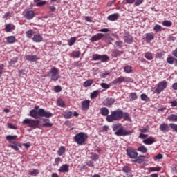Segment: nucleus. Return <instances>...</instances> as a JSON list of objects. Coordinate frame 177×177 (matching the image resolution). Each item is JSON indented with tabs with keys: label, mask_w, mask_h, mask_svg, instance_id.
<instances>
[{
	"label": "nucleus",
	"mask_w": 177,
	"mask_h": 177,
	"mask_svg": "<svg viewBox=\"0 0 177 177\" xmlns=\"http://www.w3.org/2000/svg\"><path fill=\"white\" fill-rule=\"evenodd\" d=\"M29 115L32 118H39V117H44L45 118H50L53 117V113L46 111L45 109L41 108L39 106H36L33 109L30 111Z\"/></svg>",
	"instance_id": "f257e3e1"
},
{
	"label": "nucleus",
	"mask_w": 177,
	"mask_h": 177,
	"mask_svg": "<svg viewBox=\"0 0 177 177\" xmlns=\"http://www.w3.org/2000/svg\"><path fill=\"white\" fill-rule=\"evenodd\" d=\"M112 129L116 136H129V135H132L133 133L131 130H125L121 123L113 124Z\"/></svg>",
	"instance_id": "f03ea898"
},
{
	"label": "nucleus",
	"mask_w": 177,
	"mask_h": 177,
	"mask_svg": "<svg viewBox=\"0 0 177 177\" xmlns=\"http://www.w3.org/2000/svg\"><path fill=\"white\" fill-rule=\"evenodd\" d=\"M122 118V110L118 109L111 113L106 118L107 122H113V121H120Z\"/></svg>",
	"instance_id": "7ed1b4c3"
},
{
	"label": "nucleus",
	"mask_w": 177,
	"mask_h": 177,
	"mask_svg": "<svg viewBox=\"0 0 177 177\" xmlns=\"http://www.w3.org/2000/svg\"><path fill=\"white\" fill-rule=\"evenodd\" d=\"M47 75L50 77L51 81H54V82H56V81H58L59 78H60L59 71L56 67H53L49 71Z\"/></svg>",
	"instance_id": "20e7f679"
},
{
	"label": "nucleus",
	"mask_w": 177,
	"mask_h": 177,
	"mask_svg": "<svg viewBox=\"0 0 177 177\" xmlns=\"http://www.w3.org/2000/svg\"><path fill=\"white\" fill-rule=\"evenodd\" d=\"M86 139H88V134L84 132H80L76 134L74 137V140L77 145H84L86 141Z\"/></svg>",
	"instance_id": "39448f33"
},
{
	"label": "nucleus",
	"mask_w": 177,
	"mask_h": 177,
	"mask_svg": "<svg viewBox=\"0 0 177 177\" xmlns=\"http://www.w3.org/2000/svg\"><path fill=\"white\" fill-rule=\"evenodd\" d=\"M41 122L39 120H35L34 119L26 118L23 120L22 124H26L30 128H33V129H37V128H39V123Z\"/></svg>",
	"instance_id": "423d86ee"
},
{
	"label": "nucleus",
	"mask_w": 177,
	"mask_h": 177,
	"mask_svg": "<svg viewBox=\"0 0 177 177\" xmlns=\"http://www.w3.org/2000/svg\"><path fill=\"white\" fill-rule=\"evenodd\" d=\"M132 81L131 77L120 76L112 81V84L113 85H121L122 82L128 84V82H132Z\"/></svg>",
	"instance_id": "0eeeda50"
},
{
	"label": "nucleus",
	"mask_w": 177,
	"mask_h": 177,
	"mask_svg": "<svg viewBox=\"0 0 177 177\" xmlns=\"http://www.w3.org/2000/svg\"><path fill=\"white\" fill-rule=\"evenodd\" d=\"M126 153L127 154V156L129 158H131V160H135L138 158V151L135 150L133 148L129 147L126 149Z\"/></svg>",
	"instance_id": "6e6552de"
},
{
	"label": "nucleus",
	"mask_w": 177,
	"mask_h": 177,
	"mask_svg": "<svg viewBox=\"0 0 177 177\" xmlns=\"http://www.w3.org/2000/svg\"><path fill=\"white\" fill-rule=\"evenodd\" d=\"M167 86H168V82H167L166 80H163L159 82L157 84V87L156 88V93H158V95H160V93H161V92H162L164 89H167Z\"/></svg>",
	"instance_id": "1a4fd4ad"
},
{
	"label": "nucleus",
	"mask_w": 177,
	"mask_h": 177,
	"mask_svg": "<svg viewBox=\"0 0 177 177\" xmlns=\"http://www.w3.org/2000/svg\"><path fill=\"white\" fill-rule=\"evenodd\" d=\"M24 13V16L26 20H32L35 16V12L32 10H25Z\"/></svg>",
	"instance_id": "9d476101"
},
{
	"label": "nucleus",
	"mask_w": 177,
	"mask_h": 177,
	"mask_svg": "<svg viewBox=\"0 0 177 177\" xmlns=\"http://www.w3.org/2000/svg\"><path fill=\"white\" fill-rule=\"evenodd\" d=\"M104 37V35L102 33H97L95 35H93L91 37V38L89 39L91 42H96L97 41H100L102 38Z\"/></svg>",
	"instance_id": "9b49d317"
},
{
	"label": "nucleus",
	"mask_w": 177,
	"mask_h": 177,
	"mask_svg": "<svg viewBox=\"0 0 177 177\" xmlns=\"http://www.w3.org/2000/svg\"><path fill=\"white\" fill-rule=\"evenodd\" d=\"M169 124H167V123H162L160 127V131H161V132H162L163 133H165L167 132H169Z\"/></svg>",
	"instance_id": "f8f14e48"
},
{
	"label": "nucleus",
	"mask_w": 177,
	"mask_h": 177,
	"mask_svg": "<svg viewBox=\"0 0 177 177\" xmlns=\"http://www.w3.org/2000/svg\"><path fill=\"white\" fill-rule=\"evenodd\" d=\"M114 103H115V99H114L113 97L106 98L104 101V104L106 107H111V106H113L114 104Z\"/></svg>",
	"instance_id": "ddd939ff"
},
{
	"label": "nucleus",
	"mask_w": 177,
	"mask_h": 177,
	"mask_svg": "<svg viewBox=\"0 0 177 177\" xmlns=\"http://www.w3.org/2000/svg\"><path fill=\"white\" fill-rule=\"evenodd\" d=\"M123 39L125 42V44H129V45H131L133 42V37L131 35H126L123 37Z\"/></svg>",
	"instance_id": "4468645a"
},
{
	"label": "nucleus",
	"mask_w": 177,
	"mask_h": 177,
	"mask_svg": "<svg viewBox=\"0 0 177 177\" xmlns=\"http://www.w3.org/2000/svg\"><path fill=\"white\" fill-rule=\"evenodd\" d=\"M9 147L15 151H19L20 149L19 147H21V145L17 142H12L9 145Z\"/></svg>",
	"instance_id": "2eb2a0df"
},
{
	"label": "nucleus",
	"mask_w": 177,
	"mask_h": 177,
	"mask_svg": "<svg viewBox=\"0 0 177 177\" xmlns=\"http://www.w3.org/2000/svg\"><path fill=\"white\" fill-rule=\"evenodd\" d=\"M142 143H144V145H153V143H156V138L150 136V137L147 138V139H145L142 141Z\"/></svg>",
	"instance_id": "dca6fc26"
},
{
	"label": "nucleus",
	"mask_w": 177,
	"mask_h": 177,
	"mask_svg": "<svg viewBox=\"0 0 177 177\" xmlns=\"http://www.w3.org/2000/svg\"><path fill=\"white\" fill-rule=\"evenodd\" d=\"M43 39L44 37H42V35H41L39 33L35 34L32 37L33 42H42Z\"/></svg>",
	"instance_id": "f3484780"
},
{
	"label": "nucleus",
	"mask_w": 177,
	"mask_h": 177,
	"mask_svg": "<svg viewBox=\"0 0 177 177\" xmlns=\"http://www.w3.org/2000/svg\"><path fill=\"white\" fill-rule=\"evenodd\" d=\"M70 168V166L67 164L62 165L59 169H58V171L59 173L66 174V172H68V169Z\"/></svg>",
	"instance_id": "a211bd4d"
},
{
	"label": "nucleus",
	"mask_w": 177,
	"mask_h": 177,
	"mask_svg": "<svg viewBox=\"0 0 177 177\" xmlns=\"http://www.w3.org/2000/svg\"><path fill=\"white\" fill-rule=\"evenodd\" d=\"M25 59L26 60H28V62H35L39 58H38V56L37 55H25Z\"/></svg>",
	"instance_id": "6ab92c4d"
},
{
	"label": "nucleus",
	"mask_w": 177,
	"mask_h": 177,
	"mask_svg": "<svg viewBox=\"0 0 177 177\" xmlns=\"http://www.w3.org/2000/svg\"><path fill=\"white\" fill-rule=\"evenodd\" d=\"M119 17H120V14L114 13L108 16L107 20H109V21H115V20H118Z\"/></svg>",
	"instance_id": "aec40b11"
},
{
	"label": "nucleus",
	"mask_w": 177,
	"mask_h": 177,
	"mask_svg": "<svg viewBox=\"0 0 177 177\" xmlns=\"http://www.w3.org/2000/svg\"><path fill=\"white\" fill-rule=\"evenodd\" d=\"M89 104H91V101L89 100L82 101V109L88 110V109H89Z\"/></svg>",
	"instance_id": "412c9836"
},
{
	"label": "nucleus",
	"mask_w": 177,
	"mask_h": 177,
	"mask_svg": "<svg viewBox=\"0 0 177 177\" xmlns=\"http://www.w3.org/2000/svg\"><path fill=\"white\" fill-rule=\"evenodd\" d=\"M100 113L104 117H107V116H109V114L110 113V111L106 107H102L100 109Z\"/></svg>",
	"instance_id": "4be33fe9"
},
{
	"label": "nucleus",
	"mask_w": 177,
	"mask_h": 177,
	"mask_svg": "<svg viewBox=\"0 0 177 177\" xmlns=\"http://www.w3.org/2000/svg\"><path fill=\"white\" fill-rule=\"evenodd\" d=\"M16 28V26L12 24H7L5 25V30L6 32H10V31H13Z\"/></svg>",
	"instance_id": "5701e85b"
},
{
	"label": "nucleus",
	"mask_w": 177,
	"mask_h": 177,
	"mask_svg": "<svg viewBox=\"0 0 177 177\" xmlns=\"http://www.w3.org/2000/svg\"><path fill=\"white\" fill-rule=\"evenodd\" d=\"M34 3H36L35 6L37 7L45 6L46 5V1L44 0H33Z\"/></svg>",
	"instance_id": "b1692460"
},
{
	"label": "nucleus",
	"mask_w": 177,
	"mask_h": 177,
	"mask_svg": "<svg viewBox=\"0 0 177 177\" xmlns=\"http://www.w3.org/2000/svg\"><path fill=\"white\" fill-rule=\"evenodd\" d=\"M145 156L140 155V156H137L136 159L133 161V162H136L137 164H142L143 161H145Z\"/></svg>",
	"instance_id": "393cba45"
},
{
	"label": "nucleus",
	"mask_w": 177,
	"mask_h": 177,
	"mask_svg": "<svg viewBox=\"0 0 177 177\" xmlns=\"http://www.w3.org/2000/svg\"><path fill=\"white\" fill-rule=\"evenodd\" d=\"M124 53V51H120V50L115 49L112 51V56L113 57H118V56H121Z\"/></svg>",
	"instance_id": "a878e982"
},
{
	"label": "nucleus",
	"mask_w": 177,
	"mask_h": 177,
	"mask_svg": "<svg viewBox=\"0 0 177 177\" xmlns=\"http://www.w3.org/2000/svg\"><path fill=\"white\" fill-rule=\"evenodd\" d=\"M167 120L170 121V122H176L177 121V115L171 114L167 117Z\"/></svg>",
	"instance_id": "bb28decb"
},
{
	"label": "nucleus",
	"mask_w": 177,
	"mask_h": 177,
	"mask_svg": "<svg viewBox=\"0 0 177 177\" xmlns=\"http://www.w3.org/2000/svg\"><path fill=\"white\" fill-rule=\"evenodd\" d=\"M8 44H15L16 42V37L15 36H8L6 37Z\"/></svg>",
	"instance_id": "cd10ccee"
},
{
	"label": "nucleus",
	"mask_w": 177,
	"mask_h": 177,
	"mask_svg": "<svg viewBox=\"0 0 177 177\" xmlns=\"http://www.w3.org/2000/svg\"><path fill=\"white\" fill-rule=\"evenodd\" d=\"M109 59H110V57H109L107 55H100V60L102 63H106V62H109Z\"/></svg>",
	"instance_id": "c85d7f7f"
},
{
	"label": "nucleus",
	"mask_w": 177,
	"mask_h": 177,
	"mask_svg": "<svg viewBox=\"0 0 177 177\" xmlns=\"http://www.w3.org/2000/svg\"><path fill=\"white\" fill-rule=\"evenodd\" d=\"M91 160H92L93 161H95V162H96V161H97L99 160V155H97V153H91Z\"/></svg>",
	"instance_id": "c756f323"
},
{
	"label": "nucleus",
	"mask_w": 177,
	"mask_h": 177,
	"mask_svg": "<svg viewBox=\"0 0 177 177\" xmlns=\"http://www.w3.org/2000/svg\"><path fill=\"white\" fill-rule=\"evenodd\" d=\"M93 84V80H88L85 81L83 84V86L84 88H88V86H91Z\"/></svg>",
	"instance_id": "7c9ffc66"
},
{
	"label": "nucleus",
	"mask_w": 177,
	"mask_h": 177,
	"mask_svg": "<svg viewBox=\"0 0 177 177\" xmlns=\"http://www.w3.org/2000/svg\"><path fill=\"white\" fill-rule=\"evenodd\" d=\"M122 118H124V121H131V116L127 112L122 111Z\"/></svg>",
	"instance_id": "2f4dec72"
},
{
	"label": "nucleus",
	"mask_w": 177,
	"mask_h": 177,
	"mask_svg": "<svg viewBox=\"0 0 177 177\" xmlns=\"http://www.w3.org/2000/svg\"><path fill=\"white\" fill-rule=\"evenodd\" d=\"M124 71L127 74H131V73H132V71H133L132 66H131L129 65H127V66H124Z\"/></svg>",
	"instance_id": "473e14b6"
},
{
	"label": "nucleus",
	"mask_w": 177,
	"mask_h": 177,
	"mask_svg": "<svg viewBox=\"0 0 177 177\" xmlns=\"http://www.w3.org/2000/svg\"><path fill=\"white\" fill-rule=\"evenodd\" d=\"M148 171H149V172H160V171H161V167H149L148 169Z\"/></svg>",
	"instance_id": "72a5a7b5"
},
{
	"label": "nucleus",
	"mask_w": 177,
	"mask_h": 177,
	"mask_svg": "<svg viewBox=\"0 0 177 177\" xmlns=\"http://www.w3.org/2000/svg\"><path fill=\"white\" fill-rule=\"evenodd\" d=\"M64 153H66V147L61 146L57 151L58 156H63Z\"/></svg>",
	"instance_id": "f704fd0d"
},
{
	"label": "nucleus",
	"mask_w": 177,
	"mask_h": 177,
	"mask_svg": "<svg viewBox=\"0 0 177 177\" xmlns=\"http://www.w3.org/2000/svg\"><path fill=\"white\" fill-rule=\"evenodd\" d=\"M64 117L66 120H69V118H71V117H73V112L72 111H65L64 113Z\"/></svg>",
	"instance_id": "c9c22d12"
},
{
	"label": "nucleus",
	"mask_w": 177,
	"mask_h": 177,
	"mask_svg": "<svg viewBox=\"0 0 177 177\" xmlns=\"http://www.w3.org/2000/svg\"><path fill=\"white\" fill-rule=\"evenodd\" d=\"M75 41H77V37H72L70 38V39L68 41V45L69 46H73V45H74V44H75Z\"/></svg>",
	"instance_id": "e433bc0d"
},
{
	"label": "nucleus",
	"mask_w": 177,
	"mask_h": 177,
	"mask_svg": "<svg viewBox=\"0 0 177 177\" xmlns=\"http://www.w3.org/2000/svg\"><path fill=\"white\" fill-rule=\"evenodd\" d=\"M145 57L147 60H153V54L150 52H147L145 54Z\"/></svg>",
	"instance_id": "4c0bfd02"
},
{
	"label": "nucleus",
	"mask_w": 177,
	"mask_h": 177,
	"mask_svg": "<svg viewBox=\"0 0 177 177\" xmlns=\"http://www.w3.org/2000/svg\"><path fill=\"white\" fill-rule=\"evenodd\" d=\"M175 57H172V56H169L167 58V62L169 64H174L175 63Z\"/></svg>",
	"instance_id": "58836bf2"
},
{
	"label": "nucleus",
	"mask_w": 177,
	"mask_h": 177,
	"mask_svg": "<svg viewBox=\"0 0 177 177\" xmlns=\"http://www.w3.org/2000/svg\"><path fill=\"white\" fill-rule=\"evenodd\" d=\"M138 151L140 153H147V148L145 147V145H142L138 148Z\"/></svg>",
	"instance_id": "ea45409f"
},
{
	"label": "nucleus",
	"mask_w": 177,
	"mask_h": 177,
	"mask_svg": "<svg viewBox=\"0 0 177 177\" xmlns=\"http://www.w3.org/2000/svg\"><path fill=\"white\" fill-rule=\"evenodd\" d=\"M162 26H164V27H171V26H172V22L171 21H164L162 23Z\"/></svg>",
	"instance_id": "a19ab883"
},
{
	"label": "nucleus",
	"mask_w": 177,
	"mask_h": 177,
	"mask_svg": "<svg viewBox=\"0 0 177 177\" xmlns=\"http://www.w3.org/2000/svg\"><path fill=\"white\" fill-rule=\"evenodd\" d=\"M57 106L59 107H64L66 106V104L64 103V100L62 99H58L57 100Z\"/></svg>",
	"instance_id": "79ce46f5"
},
{
	"label": "nucleus",
	"mask_w": 177,
	"mask_h": 177,
	"mask_svg": "<svg viewBox=\"0 0 177 177\" xmlns=\"http://www.w3.org/2000/svg\"><path fill=\"white\" fill-rule=\"evenodd\" d=\"M162 27L160 25H158V24H156L153 27V30L156 32H160V31H162Z\"/></svg>",
	"instance_id": "37998d69"
},
{
	"label": "nucleus",
	"mask_w": 177,
	"mask_h": 177,
	"mask_svg": "<svg viewBox=\"0 0 177 177\" xmlns=\"http://www.w3.org/2000/svg\"><path fill=\"white\" fill-rule=\"evenodd\" d=\"M26 37L28 38H32V36L34 35V31L30 29V30L26 31Z\"/></svg>",
	"instance_id": "c03bdc74"
},
{
	"label": "nucleus",
	"mask_w": 177,
	"mask_h": 177,
	"mask_svg": "<svg viewBox=\"0 0 177 177\" xmlns=\"http://www.w3.org/2000/svg\"><path fill=\"white\" fill-rule=\"evenodd\" d=\"M146 39H147V41H153V39H154V35H153L151 33H147L146 34Z\"/></svg>",
	"instance_id": "a18cd8bd"
},
{
	"label": "nucleus",
	"mask_w": 177,
	"mask_h": 177,
	"mask_svg": "<svg viewBox=\"0 0 177 177\" xmlns=\"http://www.w3.org/2000/svg\"><path fill=\"white\" fill-rule=\"evenodd\" d=\"M39 174V170L38 169H33L32 171L29 172V175H31V176H37Z\"/></svg>",
	"instance_id": "49530a36"
},
{
	"label": "nucleus",
	"mask_w": 177,
	"mask_h": 177,
	"mask_svg": "<svg viewBox=\"0 0 177 177\" xmlns=\"http://www.w3.org/2000/svg\"><path fill=\"white\" fill-rule=\"evenodd\" d=\"M99 94V91L96 90L94 91L93 93H91V99H95L97 97V95Z\"/></svg>",
	"instance_id": "de8ad7c7"
},
{
	"label": "nucleus",
	"mask_w": 177,
	"mask_h": 177,
	"mask_svg": "<svg viewBox=\"0 0 177 177\" xmlns=\"http://www.w3.org/2000/svg\"><path fill=\"white\" fill-rule=\"evenodd\" d=\"M41 126L44 127V128H52V127H53V124L49 122H47L43 123Z\"/></svg>",
	"instance_id": "09e8293b"
},
{
	"label": "nucleus",
	"mask_w": 177,
	"mask_h": 177,
	"mask_svg": "<svg viewBox=\"0 0 177 177\" xmlns=\"http://www.w3.org/2000/svg\"><path fill=\"white\" fill-rule=\"evenodd\" d=\"M138 99V95L136 93H130V100H136Z\"/></svg>",
	"instance_id": "8fccbe9b"
},
{
	"label": "nucleus",
	"mask_w": 177,
	"mask_h": 177,
	"mask_svg": "<svg viewBox=\"0 0 177 177\" xmlns=\"http://www.w3.org/2000/svg\"><path fill=\"white\" fill-rule=\"evenodd\" d=\"M6 139L7 140H15L17 139V136L8 135L6 137Z\"/></svg>",
	"instance_id": "3c124183"
},
{
	"label": "nucleus",
	"mask_w": 177,
	"mask_h": 177,
	"mask_svg": "<svg viewBox=\"0 0 177 177\" xmlns=\"http://www.w3.org/2000/svg\"><path fill=\"white\" fill-rule=\"evenodd\" d=\"M113 41H114V39H113L111 37H106L105 38V42L109 44H113Z\"/></svg>",
	"instance_id": "603ef678"
},
{
	"label": "nucleus",
	"mask_w": 177,
	"mask_h": 177,
	"mask_svg": "<svg viewBox=\"0 0 177 177\" xmlns=\"http://www.w3.org/2000/svg\"><path fill=\"white\" fill-rule=\"evenodd\" d=\"M169 127L174 132H177V124L175 123H170Z\"/></svg>",
	"instance_id": "864d4df0"
},
{
	"label": "nucleus",
	"mask_w": 177,
	"mask_h": 177,
	"mask_svg": "<svg viewBox=\"0 0 177 177\" xmlns=\"http://www.w3.org/2000/svg\"><path fill=\"white\" fill-rule=\"evenodd\" d=\"M92 60L96 62L97 60H100V54H94L93 55Z\"/></svg>",
	"instance_id": "5fc2aeb1"
},
{
	"label": "nucleus",
	"mask_w": 177,
	"mask_h": 177,
	"mask_svg": "<svg viewBox=\"0 0 177 177\" xmlns=\"http://www.w3.org/2000/svg\"><path fill=\"white\" fill-rule=\"evenodd\" d=\"M122 171L125 174H129V172H131V168L129 167H128V166H124L122 168Z\"/></svg>",
	"instance_id": "6e6d98bb"
},
{
	"label": "nucleus",
	"mask_w": 177,
	"mask_h": 177,
	"mask_svg": "<svg viewBox=\"0 0 177 177\" xmlns=\"http://www.w3.org/2000/svg\"><path fill=\"white\" fill-rule=\"evenodd\" d=\"M140 97L141 100H143V102H148L149 100V97H147L145 93L141 94Z\"/></svg>",
	"instance_id": "4d7b16f0"
},
{
	"label": "nucleus",
	"mask_w": 177,
	"mask_h": 177,
	"mask_svg": "<svg viewBox=\"0 0 177 177\" xmlns=\"http://www.w3.org/2000/svg\"><path fill=\"white\" fill-rule=\"evenodd\" d=\"M80 55H81L80 51H74V52L72 53L73 57L78 58V57H80Z\"/></svg>",
	"instance_id": "13d9d810"
},
{
	"label": "nucleus",
	"mask_w": 177,
	"mask_h": 177,
	"mask_svg": "<svg viewBox=\"0 0 177 177\" xmlns=\"http://www.w3.org/2000/svg\"><path fill=\"white\" fill-rule=\"evenodd\" d=\"M17 60H19V59H17V57L13 58L12 59H11L9 62V64L10 66H13V64H16V63H17Z\"/></svg>",
	"instance_id": "bf43d9fd"
},
{
	"label": "nucleus",
	"mask_w": 177,
	"mask_h": 177,
	"mask_svg": "<svg viewBox=\"0 0 177 177\" xmlns=\"http://www.w3.org/2000/svg\"><path fill=\"white\" fill-rule=\"evenodd\" d=\"M115 45L119 48H122V41L119 40L115 42Z\"/></svg>",
	"instance_id": "052dcab7"
},
{
	"label": "nucleus",
	"mask_w": 177,
	"mask_h": 177,
	"mask_svg": "<svg viewBox=\"0 0 177 177\" xmlns=\"http://www.w3.org/2000/svg\"><path fill=\"white\" fill-rule=\"evenodd\" d=\"M54 91H55V92H56V93H59V92H62V86H55L54 87Z\"/></svg>",
	"instance_id": "680f3d73"
},
{
	"label": "nucleus",
	"mask_w": 177,
	"mask_h": 177,
	"mask_svg": "<svg viewBox=\"0 0 177 177\" xmlns=\"http://www.w3.org/2000/svg\"><path fill=\"white\" fill-rule=\"evenodd\" d=\"M100 86L103 88V89H109V88H110V85L106 83H101Z\"/></svg>",
	"instance_id": "e2e57ef3"
},
{
	"label": "nucleus",
	"mask_w": 177,
	"mask_h": 177,
	"mask_svg": "<svg viewBox=\"0 0 177 177\" xmlns=\"http://www.w3.org/2000/svg\"><path fill=\"white\" fill-rule=\"evenodd\" d=\"M109 74H110V72L106 71L104 73H101V74L100 75V77L101 78H106V77H107V75H109Z\"/></svg>",
	"instance_id": "0e129e2a"
},
{
	"label": "nucleus",
	"mask_w": 177,
	"mask_h": 177,
	"mask_svg": "<svg viewBox=\"0 0 177 177\" xmlns=\"http://www.w3.org/2000/svg\"><path fill=\"white\" fill-rule=\"evenodd\" d=\"M139 131L142 133H147V132H149V129L148 128L140 129Z\"/></svg>",
	"instance_id": "69168bd1"
},
{
	"label": "nucleus",
	"mask_w": 177,
	"mask_h": 177,
	"mask_svg": "<svg viewBox=\"0 0 177 177\" xmlns=\"http://www.w3.org/2000/svg\"><path fill=\"white\" fill-rule=\"evenodd\" d=\"M60 158H56L54 162V167L59 165V162H60Z\"/></svg>",
	"instance_id": "338daca9"
},
{
	"label": "nucleus",
	"mask_w": 177,
	"mask_h": 177,
	"mask_svg": "<svg viewBox=\"0 0 177 177\" xmlns=\"http://www.w3.org/2000/svg\"><path fill=\"white\" fill-rule=\"evenodd\" d=\"M149 135L147 134H143V133H140L139 138L140 139H146V138H148Z\"/></svg>",
	"instance_id": "774afa93"
}]
</instances>
